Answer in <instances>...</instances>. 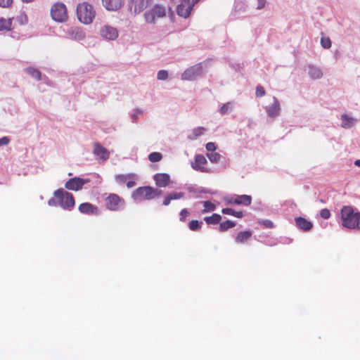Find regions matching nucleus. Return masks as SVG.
<instances>
[{
  "instance_id": "f257e3e1",
  "label": "nucleus",
  "mask_w": 360,
  "mask_h": 360,
  "mask_svg": "<svg viewBox=\"0 0 360 360\" xmlns=\"http://www.w3.org/2000/svg\"><path fill=\"white\" fill-rule=\"evenodd\" d=\"M341 224L343 227L360 230V212L350 205L343 206L340 210Z\"/></svg>"
},
{
  "instance_id": "f03ea898",
  "label": "nucleus",
  "mask_w": 360,
  "mask_h": 360,
  "mask_svg": "<svg viewBox=\"0 0 360 360\" xmlns=\"http://www.w3.org/2000/svg\"><path fill=\"white\" fill-rule=\"evenodd\" d=\"M169 11L170 7L162 4H155L145 11L144 20L148 24H155L159 20L165 18Z\"/></svg>"
},
{
  "instance_id": "7ed1b4c3",
  "label": "nucleus",
  "mask_w": 360,
  "mask_h": 360,
  "mask_svg": "<svg viewBox=\"0 0 360 360\" xmlns=\"http://www.w3.org/2000/svg\"><path fill=\"white\" fill-rule=\"evenodd\" d=\"M162 194V191L149 186H141L134 191L131 194L135 201L150 200Z\"/></svg>"
},
{
  "instance_id": "20e7f679",
  "label": "nucleus",
  "mask_w": 360,
  "mask_h": 360,
  "mask_svg": "<svg viewBox=\"0 0 360 360\" xmlns=\"http://www.w3.org/2000/svg\"><path fill=\"white\" fill-rule=\"evenodd\" d=\"M76 13L79 21L86 25L91 23L96 15L92 5L86 1L77 5Z\"/></svg>"
},
{
  "instance_id": "39448f33",
  "label": "nucleus",
  "mask_w": 360,
  "mask_h": 360,
  "mask_svg": "<svg viewBox=\"0 0 360 360\" xmlns=\"http://www.w3.org/2000/svg\"><path fill=\"white\" fill-rule=\"evenodd\" d=\"M53 195L58 204L64 210L70 211L75 205L74 196L72 193L65 191L63 188L56 190Z\"/></svg>"
},
{
  "instance_id": "423d86ee",
  "label": "nucleus",
  "mask_w": 360,
  "mask_h": 360,
  "mask_svg": "<svg viewBox=\"0 0 360 360\" xmlns=\"http://www.w3.org/2000/svg\"><path fill=\"white\" fill-rule=\"evenodd\" d=\"M105 205L108 210L117 212L125 206V200L116 193H110L105 198Z\"/></svg>"
},
{
  "instance_id": "0eeeda50",
  "label": "nucleus",
  "mask_w": 360,
  "mask_h": 360,
  "mask_svg": "<svg viewBox=\"0 0 360 360\" xmlns=\"http://www.w3.org/2000/svg\"><path fill=\"white\" fill-rule=\"evenodd\" d=\"M51 15L52 19L58 22H63L68 19L67 8L61 2L55 3L51 8Z\"/></svg>"
},
{
  "instance_id": "6e6552de",
  "label": "nucleus",
  "mask_w": 360,
  "mask_h": 360,
  "mask_svg": "<svg viewBox=\"0 0 360 360\" xmlns=\"http://www.w3.org/2000/svg\"><path fill=\"white\" fill-rule=\"evenodd\" d=\"M153 4V0H129V8L135 15L139 14L149 8Z\"/></svg>"
},
{
  "instance_id": "1a4fd4ad",
  "label": "nucleus",
  "mask_w": 360,
  "mask_h": 360,
  "mask_svg": "<svg viewBox=\"0 0 360 360\" xmlns=\"http://www.w3.org/2000/svg\"><path fill=\"white\" fill-rule=\"evenodd\" d=\"M202 72L201 64H197L187 68L181 75V79L184 80H193L200 75Z\"/></svg>"
},
{
  "instance_id": "9d476101",
  "label": "nucleus",
  "mask_w": 360,
  "mask_h": 360,
  "mask_svg": "<svg viewBox=\"0 0 360 360\" xmlns=\"http://www.w3.org/2000/svg\"><path fill=\"white\" fill-rule=\"evenodd\" d=\"M193 6L191 0H181L176 8L177 14L184 18H188Z\"/></svg>"
},
{
  "instance_id": "9b49d317",
  "label": "nucleus",
  "mask_w": 360,
  "mask_h": 360,
  "mask_svg": "<svg viewBox=\"0 0 360 360\" xmlns=\"http://www.w3.org/2000/svg\"><path fill=\"white\" fill-rule=\"evenodd\" d=\"M89 181V179H84L79 177L70 179L65 184L68 190L77 191L82 188L84 184Z\"/></svg>"
},
{
  "instance_id": "f8f14e48",
  "label": "nucleus",
  "mask_w": 360,
  "mask_h": 360,
  "mask_svg": "<svg viewBox=\"0 0 360 360\" xmlns=\"http://www.w3.org/2000/svg\"><path fill=\"white\" fill-rule=\"evenodd\" d=\"M101 36L108 40H115L118 37V30L110 25H105L100 29Z\"/></svg>"
},
{
  "instance_id": "ddd939ff",
  "label": "nucleus",
  "mask_w": 360,
  "mask_h": 360,
  "mask_svg": "<svg viewBox=\"0 0 360 360\" xmlns=\"http://www.w3.org/2000/svg\"><path fill=\"white\" fill-rule=\"evenodd\" d=\"M136 175L134 174H118L115 180L120 184H125L128 188H132L136 185Z\"/></svg>"
},
{
  "instance_id": "4468645a",
  "label": "nucleus",
  "mask_w": 360,
  "mask_h": 360,
  "mask_svg": "<svg viewBox=\"0 0 360 360\" xmlns=\"http://www.w3.org/2000/svg\"><path fill=\"white\" fill-rule=\"evenodd\" d=\"M207 162L206 158L202 155H197L195 157V161L192 163V167L201 172H207L208 169L204 167Z\"/></svg>"
},
{
  "instance_id": "2eb2a0df",
  "label": "nucleus",
  "mask_w": 360,
  "mask_h": 360,
  "mask_svg": "<svg viewBox=\"0 0 360 360\" xmlns=\"http://www.w3.org/2000/svg\"><path fill=\"white\" fill-rule=\"evenodd\" d=\"M78 210L81 213L84 214L97 215L99 213L98 207L90 202H84L80 204L79 205Z\"/></svg>"
},
{
  "instance_id": "dca6fc26",
  "label": "nucleus",
  "mask_w": 360,
  "mask_h": 360,
  "mask_svg": "<svg viewBox=\"0 0 360 360\" xmlns=\"http://www.w3.org/2000/svg\"><path fill=\"white\" fill-rule=\"evenodd\" d=\"M93 153L96 156L103 161L108 160L110 156L109 151L98 143H94Z\"/></svg>"
},
{
  "instance_id": "f3484780",
  "label": "nucleus",
  "mask_w": 360,
  "mask_h": 360,
  "mask_svg": "<svg viewBox=\"0 0 360 360\" xmlns=\"http://www.w3.org/2000/svg\"><path fill=\"white\" fill-rule=\"evenodd\" d=\"M252 202V197L248 195H238L236 198H231L228 200V203L235 205H242L244 206H248Z\"/></svg>"
},
{
  "instance_id": "a211bd4d",
  "label": "nucleus",
  "mask_w": 360,
  "mask_h": 360,
  "mask_svg": "<svg viewBox=\"0 0 360 360\" xmlns=\"http://www.w3.org/2000/svg\"><path fill=\"white\" fill-rule=\"evenodd\" d=\"M153 179L158 187H166L170 183V177L167 174L158 173L154 175Z\"/></svg>"
},
{
  "instance_id": "6ab92c4d",
  "label": "nucleus",
  "mask_w": 360,
  "mask_h": 360,
  "mask_svg": "<svg viewBox=\"0 0 360 360\" xmlns=\"http://www.w3.org/2000/svg\"><path fill=\"white\" fill-rule=\"evenodd\" d=\"M102 3L108 11H115L122 7L124 0H102Z\"/></svg>"
},
{
  "instance_id": "aec40b11",
  "label": "nucleus",
  "mask_w": 360,
  "mask_h": 360,
  "mask_svg": "<svg viewBox=\"0 0 360 360\" xmlns=\"http://www.w3.org/2000/svg\"><path fill=\"white\" fill-rule=\"evenodd\" d=\"M295 221L296 226L303 231H309L313 227V224L311 221L302 217H295Z\"/></svg>"
},
{
  "instance_id": "412c9836",
  "label": "nucleus",
  "mask_w": 360,
  "mask_h": 360,
  "mask_svg": "<svg viewBox=\"0 0 360 360\" xmlns=\"http://www.w3.org/2000/svg\"><path fill=\"white\" fill-rule=\"evenodd\" d=\"M252 233L250 230L240 231L235 237V242L237 244H244L252 238Z\"/></svg>"
},
{
  "instance_id": "4be33fe9",
  "label": "nucleus",
  "mask_w": 360,
  "mask_h": 360,
  "mask_svg": "<svg viewBox=\"0 0 360 360\" xmlns=\"http://www.w3.org/2000/svg\"><path fill=\"white\" fill-rule=\"evenodd\" d=\"M280 110L279 102L276 97H274V103L266 108L269 116L271 117H276L279 115Z\"/></svg>"
},
{
  "instance_id": "5701e85b",
  "label": "nucleus",
  "mask_w": 360,
  "mask_h": 360,
  "mask_svg": "<svg viewBox=\"0 0 360 360\" xmlns=\"http://www.w3.org/2000/svg\"><path fill=\"white\" fill-rule=\"evenodd\" d=\"M13 30V18L0 17V32H8Z\"/></svg>"
},
{
  "instance_id": "b1692460",
  "label": "nucleus",
  "mask_w": 360,
  "mask_h": 360,
  "mask_svg": "<svg viewBox=\"0 0 360 360\" xmlns=\"http://www.w3.org/2000/svg\"><path fill=\"white\" fill-rule=\"evenodd\" d=\"M309 75L314 79H320L323 77V72L321 70L315 66L309 67Z\"/></svg>"
},
{
  "instance_id": "393cba45",
  "label": "nucleus",
  "mask_w": 360,
  "mask_h": 360,
  "mask_svg": "<svg viewBox=\"0 0 360 360\" xmlns=\"http://www.w3.org/2000/svg\"><path fill=\"white\" fill-rule=\"evenodd\" d=\"M204 220L207 224H218L221 220V217L219 214H213L212 216L205 217Z\"/></svg>"
},
{
  "instance_id": "a878e982",
  "label": "nucleus",
  "mask_w": 360,
  "mask_h": 360,
  "mask_svg": "<svg viewBox=\"0 0 360 360\" xmlns=\"http://www.w3.org/2000/svg\"><path fill=\"white\" fill-rule=\"evenodd\" d=\"M221 212L224 214L231 215L237 218H242L244 214L242 211H235L232 208H223Z\"/></svg>"
},
{
  "instance_id": "bb28decb",
  "label": "nucleus",
  "mask_w": 360,
  "mask_h": 360,
  "mask_svg": "<svg viewBox=\"0 0 360 360\" xmlns=\"http://www.w3.org/2000/svg\"><path fill=\"white\" fill-rule=\"evenodd\" d=\"M342 127L344 128H349L352 127L355 122L354 119L348 117L347 115H342Z\"/></svg>"
},
{
  "instance_id": "cd10ccee",
  "label": "nucleus",
  "mask_w": 360,
  "mask_h": 360,
  "mask_svg": "<svg viewBox=\"0 0 360 360\" xmlns=\"http://www.w3.org/2000/svg\"><path fill=\"white\" fill-rule=\"evenodd\" d=\"M236 223L234 221L226 220L220 223L219 230L221 232L226 231L227 230L235 227Z\"/></svg>"
},
{
  "instance_id": "c85d7f7f",
  "label": "nucleus",
  "mask_w": 360,
  "mask_h": 360,
  "mask_svg": "<svg viewBox=\"0 0 360 360\" xmlns=\"http://www.w3.org/2000/svg\"><path fill=\"white\" fill-rule=\"evenodd\" d=\"M27 73H28L30 76L36 79L37 81H39L41 78V74L39 70L33 68H27L25 69Z\"/></svg>"
},
{
  "instance_id": "c756f323",
  "label": "nucleus",
  "mask_w": 360,
  "mask_h": 360,
  "mask_svg": "<svg viewBox=\"0 0 360 360\" xmlns=\"http://www.w3.org/2000/svg\"><path fill=\"white\" fill-rule=\"evenodd\" d=\"M70 32L76 39L82 40L85 37L84 32L79 28L72 29Z\"/></svg>"
},
{
  "instance_id": "7c9ffc66",
  "label": "nucleus",
  "mask_w": 360,
  "mask_h": 360,
  "mask_svg": "<svg viewBox=\"0 0 360 360\" xmlns=\"http://www.w3.org/2000/svg\"><path fill=\"white\" fill-rule=\"evenodd\" d=\"M205 131V129L202 127H198L193 129L192 134L190 135L189 138L191 139H195L198 136H201Z\"/></svg>"
},
{
  "instance_id": "2f4dec72",
  "label": "nucleus",
  "mask_w": 360,
  "mask_h": 360,
  "mask_svg": "<svg viewBox=\"0 0 360 360\" xmlns=\"http://www.w3.org/2000/svg\"><path fill=\"white\" fill-rule=\"evenodd\" d=\"M16 21L20 25H25L28 23V17L25 12L20 13L16 17Z\"/></svg>"
},
{
  "instance_id": "473e14b6",
  "label": "nucleus",
  "mask_w": 360,
  "mask_h": 360,
  "mask_svg": "<svg viewBox=\"0 0 360 360\" xmlns=\"http://www.w3.org/2000/svg\"><path fill=\"white\" fill-rule=\"evenodd\" d=\"M162 155L159 152H153L149 154L148 160L152 162H157L162 160Z\"/></svg>"
},
{
  "instance_id": "72a5a7b5",
  "label": "nucleus",
  "mask_w": 360,
  "mask_h": 360,
  "mask_svg": "<svg viewBox=\"0 0 360 360\" xmlns=\"http://www.w3.org/2000/svg\"><path fill=\"white\" fill-rule=\"evenodd\" d=\"M204 209L202 210L203 213L214 211L216 209V206L210 201H204L202 202Z\"/></svg>"
},
{
  "instance_id": "f704fd0d",
  "label": "nucleus",
  "mask_w": 360,
  "mask_h": 360,
  "mask_svg": "<svg viewBox=\"0 0 360 360\" xmlns=\"http://www.w3.org/2000/svg\"><path fill=\"white\" fill-rule=\"evenodd\" d=\"M188 227L190 230L193 231H198L201 228V223L198 220H191L188 224Z\"/></svg>"
},
{
  "instance_id": "c9c22d12",
  "label": "nucleus",
  "mask_w": 360,
  "mask_h": 360,
  "mask_svg": "<svg viewBox=\"0 0 360 360\" xmlns=\"http://www.w3.org/2000/svg\"><path fill=\"white\" fill-rule=\"evenodd\" d=\"M321 44L324 49H329L331 47V41L330 38L323 37L321 39Z\"/></svg>"
},
{
  "instance_id": "e433bc0d",
  "label": "nucleus",
  "mask_w": 360,
  "mask_h": 360,
  "mask_svg": "<svg viewBox=\"0 0 360 360\" xmlns=\"http://www.w3.org/2000/svg\"><path fill=\"white\" fill-rule=\"evenodd\" d=\"M190 215V212L188 210V209L186 208H184L183 209L180 214H179V220L181 221H186V220L187 219V218L189 217Z\"/></svg>"
},
{
  "instance_id": "4c0bfd02",
  "label": "nucleus",
  "mask_w": 360,
  "mask_h": 360,
  "mask_svg": "<svg viewBox=\"0 0 360 360\" xmlns=\"http://www.w3.org/2000/svg\"><path fill=\"white\" fill-rule=\"evenodd\" d=\"M259 224L262 225L266 229H273L274 227L273 221L269 219L261 220L259 221Z\"/></svg>"
},
{
  "instance_id": "58836bf2",
  "label": "nucleus",
  "mask_w": 360,
  "mask_h": 360,
  "mask_svg": "<svg viewBox=\"0 0 360 360\" xmlns=\"http://www.w3.org/2000/svg\"><path fill=\"white\" fill-rule=\"evenodd\" d=\"M207 157L212 162H217L220 159V155L217 153H208Z\"/></svg>"
},
{
  "instance_id": "ea45409f",
  "label": "nucleus",
  "mask_w": 360,
  "mask_h": 360,
  "mask_svg": "<svg viewBox=\"0 0 360 360\" xmlns=\"http://www.w3.org/2000/svg\"><path fill=\"white\" fill-rule=\"evenodd\" d=\"M169 195L170 197L171 200H178V199H181V198H184V193H182V192H179V193L173 192V193H170L169 194Z\"/></svg>"
},
{
  "instance_id": "a19ab883",
  "label": "nucleus",
  "mask_w": 360,
  "mask_h": 360,
  "mask_svg": "<svg viewBox=\"0 0 360 360\" xmlns=\"http://www.w3.org/2000/svg\"><path fill=\"white\" fill-rule=\"evenodd\" d=\"M265 90L262 86L258 85L256 87L255 94L257 97H262L265 95Z\"/></svg>"
},
{
  "instance_id": "79ce46f5",
  "label": "nucleus",
  "mask_w": 360,
  "mask_h": 360,
  "mask_svg": "<svg viewBox=\"0 0 360 360\" xmlns=\"http://www.w3.org/2000/svg\"><path fill=\"white\" fill-rule=\"evenodd\" d=\"M320 216L324 219H328L330 217V212L326 208L322 209L320 212Z\"/></svg>"
},
{
  "instance_id": "37998d69",
  "label": "nucleus",
  "mask_w": 360,
  "mask_h": 360,
  "mask_svg": "<svg viewBox=\"0 0 360 360\" xmlns=\"http://www.w3.org/2000/svg\"><path fill=\"white\" fill-rule=\"evenodd\" d=\"M167 77H168V73L166 70H162L158 72L157 77L159 80H165L167 78Z\"/></svg>"
},
{
  "instance_id": "c03bdc74",
  "label": "nucleus",
  "mask_w": 360,
  "mask_h": 360,
  "mask_svg": "<svg viewBox=\"0 0 360 360\" xmlns=\"http://www.w3.org/2000/svg\"><path fill=\"white\" fill-rule=\"evenodd\" d=\"M231 108V104L229 103L224 104L220 108V112L222 115L226 114Z\"/></svg>"
},
{
  "instance_id": "a18cd8bd",
  "label": "nucleus",
  "mask_w": 360,
  "mask_h": 360,
  "mask_svg": "<svg viewBox=\"0 0 360 360\" xmlns=\"http://www.w3.org/2000/svg\"><path fill=\"white\" fill-rule=\"evenodd\" d=\"M13 4V0H0V6L3 8H8Z\"/></svg>"
},
{
  "instance_id": "49530a36",
  "label": "nucleus",
  "mask_w": 360,
  "mask_h": 360,
  "mask_svg": "<svg viewBox=\"0 0 360 360\" xmlns=\"http://www.w3.org/2000/svg\"><path fill=\"white\" fill-rule=\"evenodd\" d=\"M206 147V149L208 150V151H214L216 150V146L214 144V143L213 142H209L206 144L205 146Z\"/></svg>"
},
{
  "instance_id": "de8ad7c7",
  "label": "nucleus",
  "mask_w": 360,
  "mask_h": 360,
  "mask_svg": "<svg viewBox=\"0 0 360 360\" xmlns=\"http://www.w3.org/2000/svg\"><path fill=\"white\" fill-rule=\"evenodd\" d=\"M10 140L7 136H4L0 139V146L8 144Z\"/></svg>"
},
{
  "instance_id": "09e8293b",
  "label": "nucleus",
  "mask_w": 360,
  "mask_h": 360,
  "mask_svg": "<svg viewBox=\"0 0 360 360\" xmlns=\"http://www.w3.org/2000/svg\"><path fill=\"white\" fill-rule=\"evenodd\" d=\"M266 4V0H258V5L257 8V9H262L265 6Z\"/></svg>"
},
{
  "instance_id": "8fccbe9b",
  "label": "nucleus",
  "mask_w": 360,
  "mask_h": 360,
  "mask_svg": "<svg viewBox=\"0 0 360 360\" xmlns=\"http://www.w3.org/2000/svg\"><path fill=\"white\" fill-rule=\"evenodd\" d=\"M171 202V199H170V197L169 195V194L165 197L164 200H163V202H162V204L165 206H167L169 205Z\"/></svg>"
},
{
  "instance_id": "3c124183",
  "label": "nucleus",
  "mask_w": 360,
  "mask_h": 360,
  "mask_svg": "<svg viewBox=\"0 0 360 360\" xmlns=\"http://www.w3.org/2000/svg\"><path fill=\"white\" fill-rule=\"evenodd\" d=\"M354 165L357 167H360V160H356L355 162H354Z\"/></svg>"
},
{
  "instance_id": "603ef678",
  "label": "nucleus",
  "mask_w": 360,
  "mask_h": 360,
  "mask_svg": "<svg viewBox=\"0 0 360 360\" xmlns=\"http://www.w3.org/2000/svg\"><path fill=\"white\" fill-rule=\"evenodd\" d=\"M22 1L25 3H30V2H32L34 0H22Z\"/></svg>"
},
{
  "instance_id": "864d4df0",
  "label": "nucleus",
  "mask_w": 360,
  "mask_h": 360,
  "mask_svg": "<svg viewBox=\"0 0 360 360\" xmlns=\"http://www.w3.org/2000/svg\"><path fill=\"white\" fill-rule=\"evenodd\" d=\"M200 0H192V3H193V4L198 3Z\"/></svg>"
},
{
  "instance_id": "5fc2aeb1",
  "label": "nucleus",
  "mask_w": 360,
  "mask_h": 360,
  "mask_svg": "<svg viewBox=\"0 0 360 360\" xmlns=\"http://www.w3.org/2000/svg\"><path fill=\"white\" fill-rule=\"evenodd\" d=\"M52 201H53V200H50L49 201V205H54L53 203H52Z\"/></svg>"
}]
</instances>
